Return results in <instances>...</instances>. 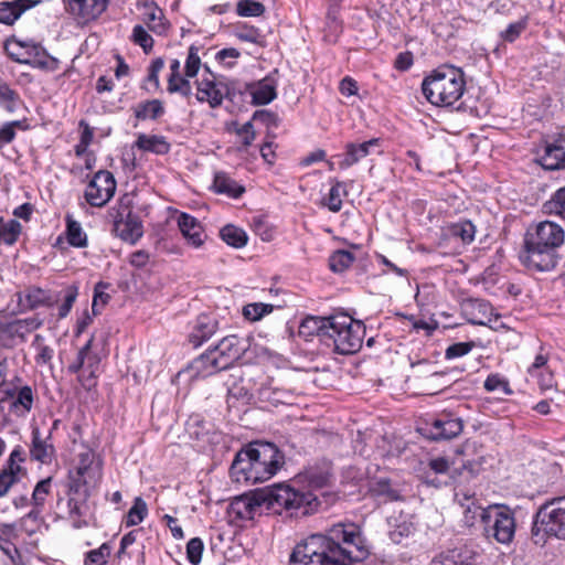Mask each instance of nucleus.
I'll list each match as a JSON object with an SVG mask.
<instances>
[{
	"label": "nucleus",
	"mask_w": 565,
	"mask_h": 565,
	"mask_svg": "<svg viewBox=\"0 0 565 565\" xmlns=\"http://www.w3.org/2000/svg\"><path fill=\"white\" fill-rule=\"evenodd\" d=\"M367 555L356 527L338 523L299 542L290 554L289 565H352Z\"/></svg>",
	"instance_id": "1"
},
{
	"label": "nucleus",
	"mask_w": 565,
	"mask_h": 565,
	"mask_svg": "<svg viewBox=\"0 0 565 565\" xmlns=\"http://www.w3.org/2000/svg\"><path fill=\"white\" fill-rule=\"evenodd\" d=\"M102 477V462L92 449L85 448L77 455L75 467L68 471L66 497L56 501L60 516L68 520L75 529L89 525L93 516L89 497L100 483Z\"/></svg>",
	"instance_id": "2"
},
{
	"label": "nucleus",
	"mask_w": 565,
	"mask_h": 565,
	"mask_svg": "<svg viewBox=\"0 0 565 565\" xmlns=\"http://www.w3.org/2000/svg\"><path fill=\"white\" fill-rule=\"evenodd\" d=\"M565 243V230L554 221H541L526 234L523 264L537 271L553 270L561 259L559 249Z\"/></svg>",
	"instance_id": "3"
},
{
	"label": "nucleus",
	"mask_w": 565,
	"mask_h": 565,
	"mask_svg": "<svg viewBox=\"0 0 565 565\" xmlns=\"http://www.w3.org/2000/svg\"><path fill=\"white\" fill-rule=\"evenodd\" d=\"M256 503L281 514L289 512L290 516H306L319 510L321 501L312 491H296L289 486L275 484L256 491Z\"/></svg>",
	"instance_id": "4"
},
{
	"label": "nucleus",
	"mask_w": 565,
	"mask_h": 565,
	"mask_svg": "<svg viewBox=\"0 0 565 565\" xmlns=\"http://www.w3.org/2000/svg\"><path fill=\"white\" fill-rule=\"evenodd\" d=\"M422 92L431 105L450 107L466 92L465 73L460 67L450 64L439 65L424 77Z\"/></svg>",
	"instance_id": "5"
},
{
	"label": "nucleus",
	"mask_w": 565,
	"mask_h": 565,
	"mask_svg": "<svg viewBox=\"0 0 565 565\" xmlns=\"http://www.w3.org/2000/svg\"><path fill=\"white\" fill-rule=\"evenodd\" d=\"M531 533L536 545H544L547 536L565 540V497L552 499L539 508Z\"/></svg>",
	"instance_id": "6"
},
{
	"label": "nucleus",
	"mask_w": 565,
	"mask_h": 565,
	"mask_svg": "<svg viewBox=\"0 0 565 565\" xmlns=\"http://www.w3.org/2000/svg\"><path fill=\"white\" fill-rule=\"evenodd\" d=\"M328 328L326 344H332L339 354H353L361 349L365 334V327L361 321L348 315H337L331 317Z\"/></svg>",
	"instance_id": "7"
},
{
	"label": "nucleus",
	"mask_w": 565,
	"mask_h": 565,
	"mask_svg": "<svg viewBox=\"0 0 565 565\" xmlns=\"http://www.w3.org/2000/svg\"><path fill=\"white\" fill-rule=\"evenodd\" d=\"M481 521L488 539L509 544L515 534L514 513L507 507L494 505L482 510Z\"/></svg>",
	"instance_id": "8"
},
{
	"label": "nucleus",
	"mask_w": 565,
	"mask_h": 565,
	"mask_svg": "<svg viewBox=\"0 0 565 565\" xmlns=\"http://www.w3.org/2000/svg\"><path fill=\"white\" fill-rule=\"evenodd\" d=\"M246 448L262 482L276 475L282 463L284 457L274 444L254 441Z\"/></svg>",
	"instance_id": "9"
},
{
	"label": "nucleus",
	"mask_w": 565,
	"mask_h": 565,
	"mask_svg": "<svg viewBox=\"0 0 565 565\" xmlns=\"http://www.w3.org/2000/svg\"><path fill=\"white\" fill-rule=\"evenodd\" d=\"M42 321L38 318L0 320V344L13 348L26 340L28 334L39 329Z\"/></svg>",
	"instance_id": "10"
},
{
	"label": "nucleus",
	"mask_w": 565,
	"mask_h": 565,
	"mask_svg": "<svg viewBox=\"0 0 565 565\" xmlns=\"http://www.w3.org/2000/svg\"><path fill=\"white\" fill-rule=\"evenodd\" d=\"M115 191L116 181L113 173L100 170L86 186L85 199L92 206L102 207L114 196Z\"/></svg>",
	"instance_id": "11"
},
{
	"label": "nucleus",
	"mask_w": 565,
	"mask_h": 565,
	"mask_svg": "<svg viewBox=\"0 0 565 565\" xmlns=\"http://www.w3.org/2000/svg\"><path fill=\"white\" fill-rule=\"evenodd\" d=\"M212 349L217 356L213 359L215 365L227 370L247 351L248 343L246 339L231 334L220 340Z\"/></svg>",
	"instance_id": "12"
},
{
	"label": "nucleus",
	"mask_w": 565,
	"mask_h": 565,
	"mask_svg": "<svg viewBox=\"0 0 565 565\" xmlns=\"http://www.w3.org/2000/svg\"><path fill=\"white\" fill-rule=\"evenodd\" d=\"M463 429L461 418L451 414H443L438 418L427 423V436L434 440L451 439L457 437Z\"/></svg>",
	"instance_id": "13"
},
{
	"label": "nucleus",
	"mask_w": 565,
	"mask_h": 565,
	"mask_svg": "<svg viewBox=\"0 0 565 565\" xmlns=\"http://www.w3.org/2000/svg\"><path fill=\"white\" fill-rule=\"evenodd\" d=\"M230 473L233 480L238 483L255 484L262 482L246 447L236 454L230 468Z\"/></svg>",
	"instance_id": "14"
},
{
	"label": "nucleus",
	"mask_w": 565,
	"mask_h": 565,
	"mask_svg": "<svg viewBox=\"0 0 565 565\" xmlns=\"http://www.w3.org/2000/svg\"><path fill=\"white\" fill-rule=\"evenodd\" d=\"M30 456L33 460L49 465L55 456V448L52 443V430L41 431L39 427L32 428Z\"/></svg>",
	"instance_id": "15"
},
{
	"label": "nucleus",
	"mask_w": 565,
	"mask_h": 565,
	"mask_svg": "<svg viewBox=\"0 0 565 565\" xmlns=\"http://www.w3.org/2000/svg\"><path fill=\"white\" fill-rule=\"evenodd\" d=\"M536 161L545 170L565 169V135L547 142L539 153Z\"/></svg>",
	"instance_id": "16"
},
{
	"label": "nucleus",
	"mask_w": 565,
	"mask_h": 565,
	"mask_svg": "<svg viewBox=\"0 0 565 565\" xmlns=\"http://www.w3.org/2000/svg\"><path fill=\"white\" fill-rule=\"evenodd\" d=\"M277 74L278 71L275 70L263 79L247 86L253 104L267 105L277 97Z\"/></svg>",
	"instance_id": "17"
},
{
	"label": "nucleus",
	"mask_w": 565,
	"mask_h": 565,
	"mask_svg": "<svg viewBox=\"0 0 565 565\" xmlns=\"http://www.w3.org/2000/svg\"><path fill=\"white\" fill-rule=\"evenodd\" d=\"M114 233L122 241L135 244L142 236V224L130 211L124 217L118 213L114 221Z\"/></svg>",
	"instance_id": "18"
},
{
	"label": "nucleus",
	"mask_w": 565,
	"mask_h": 565,
	"mask_svg": "<svg viewBox=\"0 0 565 565\" xmlns=\"http://www.w3.org/2000/svg\"><path fill=\"white\" fill-rule=\"evenodd\" d=\"M228 93L230 88L225 83L202 79L198 83L196 99L201 103L207 102L212 108H216L222 105Z\"/></svg>",
	"instance_id": "19"
},
{
	"label": "nucleus",
	"mask_w": 565,
	"mask_h": 565,
	"mask_svg": "<svg viewBox=\"0 0 565 565\" xmlns=\"http://www.w3.org/2000/svg\"><path fill=\"white\" fill-rule=\"evenodd\" d=\"M70 12L83 22L98 18L107 8V0H65Z\"/></svg>",
	"instance_id": "20"
},
{
	"label": "nucleus",
	"mask_w": 565,
	"mask_h": 565,
	"mask_svg": "<svg viewBox=\"0 0 565 565\" xmlns=\"http://www.w3.org/2000/svg\"><path fill=\"white\" fill-rule=\"evenodd\" d=\"M19 305L26 310H33L39 307H51L56 302V299L49 290L42 289L38 286H30L23 291L17 294Z\"/></svg>",
	"instance_id": "21"
},
{
	"label": "nucleus",
	"mask_w": 565,
	"mask_h": 565,
	"mask_svg": "<svg viewBox=\"0 0 565 565\" xmlns=\"http://www.w3.org/2000/svg\"><path fill=\"white\" fill-rule=\"evenodd\" d=\"M178 226L188 244L198 248L205 242V234L201 223L188 213H181L178 217Z\"/></svg>",
	"instance_id": "22"
},
{
	"label": "nucleus",
	"mask_w": 565,
	"mask_h": 565,
	"mask_svg": "<svg viewBox=\"0 0 565 565\" xmlns=\"http://www.w3.org/2000/svg\"><path fill=\"white\" fill-rule=\"evenodd\" d=\"M218 330V321L210 315H200L189 334V342L194 348L207 341Z\"/></svg>",
	"instance_id": "23"
},
{
	"label": "nucleus",
	"mask_w": 565,
	"mask_h": 565,
	"mask_svg": "<svg viewBox=\"0 0 565 565\" xmlns=\"http://www.w3.org/2000/svg\"><path fill=\"white\" fill-rule=\"evenodd\" d=\"M380 145V139L372 138L367 141L355 143L349 142L345 145L343 158L339 163L341 169H347L358 163L363 158L371 153V149Z\"/></svg>",
	"instance_id": "24"
},
{
	"label": "nucleus",
	"mask_w": 565,
	"mask_h": 565,
	"mask_svg": "<svg viewBox=\"0 0 565 565\" xmlns=\"http://www.w3.org/2000/svg\"><path fill=\"white\" fill-rule=\"evenodd\" d=\"M38 2L31 0L0 1V23L12 25L26 10L34 7Z\"/></svg>",
	"instance_id": "25"
},
{
	"label": "nucleus",
	"mask_w": 565,
	"mask_h": 565,
	"mask_svg": "<svg viewBox=\"0 0 565 565\" xmlns=\"http://www.w3.org/2000/svg\"><path fill=\"white\" fill-rule=\"evenodd\" d=\"M28 47L29 54L25 64L50 72L58 68L57 58L51 56L43 46L32 41L31 45Z\"/></svg>",
	"instance_id": "26"
},
{
	"label": "nucleus",
	"mask_w": 565,
	"mask_h": 565,
	"mask_svg": "<svg viewBox=\"0 0 565 565\" xmlns=\"http://www.w3.org/2000/svg\"><path fill=\"white\" fill-rule=\"evenodd\" d=\"M331 323V317H312L305 318L299 326V335L308 340L310 337L317 335L324 343L327 342V330Z\"/></svg>",
	"instance_id": "27"
},
{
	"label": "nucleus",
	"mask_w": 565,
	"mask_h": 565,
	"mask_svg": "<svg viewBox=\"0 0 565 565\" xmlns=\"http://www.w3.org/2000/svg\"><path fill=\"white\" fill-rule=\"evenodd\" d=\"M371 494L380 502L387 503L402 500L399 489L390 479L379 478L371 483Z\"/></svg>",
	"instance_id": "28"
},
{
	"label": "nucleus",
	"mask_w": 565,
	"mask_h": 565,
	"mask_svg": "<svg viewBox=\"0 0 565 565\" xmlns=\"http://www.w3.org/2000/svg\"><path fill=\"white\" fill-rule=\"evenodd\" d=\"M135 147L156 154H166L170 151V143L166 137L159 135L139 134Z\"/></svg>",
	"instance_id": "29"
},
{
	"label": "nucleus",
	"mask_w": 565,
	"mask_h": 565,
	"mask_svg": "<svg viewBox=\"0 0 565 565\" xmlns=\"http://www.w3.org/2000/svg\"><path fill=\"white\" fill-rule=\"evenodd\" d=\"M213 189L216 193L225 194L230 198H239L245 189L239 185L236 181L231 179L225 172H216L213 181Z\"/></svg>",
	"instance_id": "30"
},
{
	"label": "nucleus",
	"mask_w": 565,
	"mask_h": 565,
	"mask_svg": "<svg viewBox=\"0 0 565 565\" xmlns=\"http://www.w3.org/2000/svg\"><path fill=\"white\" fill-rule=\"evenodd\" d=\"M214 358H217L215 352L213 349H209L192 362L191 369L201 377H206L225 370V367H218V365H215L213 362Z\"/></svg>",
	"instance_id": "31"
},
{
	"label": "nucleus",
	"mask_w": 565,
	"mask_h": 565,
	"mask_svg": "<svg viewBox=\"0 0 565 565\" xmlns=\"http://www.w3.org/2000/svg\"><path fill=\"white\" fill-rule=\"evenodd\" d=\"M445 233L449 237L459 238L463 244H470L475 239L476 226L468 220L459 221L448 224Z\"/></svg>",
	"instance_id": "32"
},
{
	"label": "nucleus",
	"mask_w": 565,
	"mask_h": 565,
	"mask_svg": "<svg viewBox=\"0 0 565 565\" xmlns=\"http://www.w3.org/2000/svg\"><path fill=\"white\" fill-rule=\"evenodd\" d=\"M134 114L139 120H156L164 114V107L161 100L150 99L136 105L134 107Z\"/></svg>",
	"instance_id": "33"
},
{
	"label": "nucleus",
	"mask_w": 565,
	"mask_h": 565,
	"mask_svg": "<svg viewBox=\"0 0 565 565\" xmlns=\"http://www.w3.org/2000/svg\"><path fill=\"white\" fill-rule=\"evenodd\" d=\"M331 189L326 198L322 200V205L327 206L329 211L337 213L342 209V198L348 195L347 185L344 182L332 180Z\"/></svg>",
	"instance_id": "34"
},
{
	"label": "nucleus",
	"mask_w": 565,
	"mask_h": 565,
	"mask_svg": "<svg viewBox=\"0 0 565 565\" xmlns=\"http://www.w3.org/2000/svg\"><path fill=\"white\" fill-rule=\"evenodd\" d=\"M220 236L227 245L234 248H243L248 242L246 232L232 224L223 226L220 231Z\"/></svg>",
	"instance_id": "35"
},
{
	"label": "nucleus",
	"mask_w": 565,
	"mask_h": 565,
	"mask_svg": "<svg viewBox=\"0 0 565 565\" xmlns=\"http://www.w3.org/2000/svg\"><path fill=\"white\" fill-rule=\"evenodd\" d=\"M66 235L70 245L78 248L87 246V235L83 231L79 222L75 221L71 214H66Z\"/></svg>",
	"instance_id": "36"
},
{
	"label": "nucleus",
	"mask_w": 565,
	"mask_h": 565,
	"mask_svg": "<svg viewBox=\"0 0 565 565\" xmlns=\"http://www.w3.org/2000/svg\"><path fill=\"white\" fill-rule=\"evenodd\" d=\"M8 396L2 394L0 396V401H4ZM13 401L11 403V408L14 412L29 413L33 405V391L31 386L25 385L18 390L17 394H13Z\"/></svg>",
	"instance_id": "37"
},
{
	"label": "nucleus",
	"mask_w": 565,
	"mask_h": 565,
	"mask_svg": "<svg viewBox=\"0 0 565 565\" xmlns=\"http://www.w3.org/2000/svg\"><path fill=\"white\" fill-rule=\"evenodd\" d=\"M262 507V504L256 503V492L252 498L248 497H239L236 498L231 503V511L236 514L242 520H248L253 518L255 509Z\"/></svg>",
	"instance_id": "38"
},
{
	"label": "nucleus",
	"mask_w": 565,
	"mask_h": 565,
	"mask_svg": "<svg viewBox=\"0 0 565 565\" xmlns=\"http://www.w3.org/2000/svg\"><path fill=\"white\" fill-rule=\"evenodd\" d=\"M32 43V41H18L12 40L8 41L4 45L6 53L8 56L20 64H25L28 54H29V47Z\"/></svg>",
	"instance_id": "39"
},
{
	"label": "nucleus",
	"mask_w": 565,
	"mask_h": 565,
	"mask_svg": "<svg viewBox=\"0 0 565 565\" xmlns=\"http://www.w3.org/2000/svg\"><path fill=\"white\" fill-rule=\"evenodd\" d=\"M143 22L156 34H163L167 30L163 13L158 7H151L145 12Z\"/></svg>",
	"instance_id": "40"
},
{
	"label": "nucleus",
	"mask_w": 565,
	"mask_h": 565,
	"mask_svg": "<svg viewBox=\"0 0 565 565\" xmlns=\"http://www.w3.org/2000/svg\"><path fill=\"white\" fill-rule=\"evenodd\" d=\"M543 211L565 220V186L556 190L548 201L543 204Z\"/></svg>",
	"instance_id": "41"
},
{
	"label": "nucleus",
	"mask_w": 565,
	"mask_h": 565,
	"mask_svg": "<svg viewBox=\"0 0 565 565\" xmlns=\"http://www.w3.org/2000/svg\"><path fill=\"white\" fill-rule=\"evenodd\" d=\"M354 255L351 252L339 249L329 257V267L334 273H342L352 265Z\"/></svg>",
	"instance_id": "42"
},
{
	"label": "nucleus",
	"mask_w": 565,
	"mask_h": 565,
	"mask_svg": "<svg viewBox=\"0 0 565 565\" xmlns=\"http://www.w3.org/2000/svg\"><path fill=\"white\" fill-rule=\"evenodd\" d=\"M20 103L19 94L7 83L0 82V106L7 111L13 113Z\"/></svg>",
	"instance_id": "43"
},
{
	"label": "nucleus",
	"mask_w": 565,
	"mask_h": 565,
	"mask_svg": "<svg viewBox=\"0 0 565 565\" xmlns=\"http://www.w3.org/2000/svg\"><path fill=\"white\" fill-rule=\"evenodd\" d=\"M21 230V224L15 220L2 223L0 225V243H4L9 246L13 245L20 236Z\"/></svg>",
	"instance_id": "44"
},
{
	"label": "nucleus",
	"mask_w": 565,
	"mask_h": 565,
	"mask_svg": "<svg viewBox=\"0 0 565 565\" xmlns=\"http://www.w3.org/2000/svg\"><path fill=\"white\" fill-rule=\"evenodd\" d=\"M147 514V503L140 497H137L126 515V525L134 526L141 523Z\"/></svg>",
	"instance_id": "45"
},
{
	"label": "nucleus",
	"mask_w": 565,
	"mask_h": 565,
	"mask_svg": "<svg viewBox=\"0 0 565 565\" xmlns=\"http://www.w3.org/2000/svg\"><path fill=\"white\" fill-rule=\"evenodd\" d=\"M110 553V544L103 543L98 548L86 553L84 565H107Z\"/></svg>",
	"instance_id": "46"
},
{
	"label": "nucleus",
	"mask_w": 565,
	"mask_h": 565,
	"mask_svg": "<svg viewBox=\"0 0 565 565\" xmlns=\"http://www.w3.org/2000/svg\"><path fill=\"white\" fill-rule=\"evenodd\" d=\"M259 398L262 401H267L273 405H277L280 403H287L290 398V393L277 387L262 386L259 388Z\"/></svg>",
	"instance_id": "47"
},
{
	"label": "nucleus",
	"mask_w": 565,
	"mask_h": 565,
	"mask_svg": "<svg viewBox=\"0 0 565 565\" xmlns=\"http://www.w3.org/2000/svg\"><path fill=\"white\" fill-rule=\"evenodd\" d=\"M32 347L36 351L34 358L36 364H49L54 356V350L44 343V338L41 334H35Z\"/></svg>",
	"instance_id": "48"
},
{
	"label": "nucleus",
	"mask_w": 565,
	"mask_h": 565,
	"mask_svg": "<svg viewBox=\"0 0 565 565\" xmlns=\"http://www.w3.org/2000/svg\"><path fill=\"white\" fill-rule=\"evenodd\" d=\"M274 309L273 305L263 302H253L243 307V316L249 321H258L264 316L270 313Z\"/></svg>",
	"instance_id": "49"
},
{
	"label": "nucleus",
	"mask_w": 565,
	"mask_h": 565,
	"mask_svg": "<svg viewBox=\"0 0 565 565\" xmlns=\"http://www.w3.org/2000/svg\"><path fill=\"white\" fill-rule=\"evenodd\" d=\"M331 475L327 470L309 469L306 471V480L311 490H320L330 482Z\"/></svg>",
	"instance_id": "50"
},
{
	"label": "nucleus",
	"mask_w": 565,
	"mask_h": 565,
	"mask_svg": "<svg viewBox=\"0 0 565 565\" xmlns=\"http://www.w3.org/2000/svg\"><path fill=\"white\" fill-rule=\"evenodd\" d=\"M265 12L263 3L254 0H239L236 4V13L239 17H259Z\"/></svg>",
	"instance_id": "51"
},
{
	"label": "nucleus",
	"mask_w": 565,
	"mask_h": 565,
	"mask_svg": "<svg viewBox=\"0 0 565 565\" xmlns=\"http://www.w3.org/2000/svg\"><path fill=\"white\" fill-rule=\"evenodd\" d=\"M200 47L195 45H191L188 51V56L185 60L184 73L185 77L192 78L196 76L200 67H201V58L199 55Z\"/></svg>",
	"instance_id": "52"
},
{
	"label": "nucleus",
	"mask_w": 565,
	"mask_h": 565,
	"mask_svg": "<svg viewBox=\"0 0 565 565\" xmlns=\"http://www.w3.org/2000/svg\"><path fill=\"white\" fill-rule=\"evenodd\" d=\"M131 39L134 43L141 46L146 53H149L153 47L152 36L140 24L134 26Z\"/></svg>",
	"instance_id": "53"
},
{
	"label": "nucleus",
	"mask_w": 565,
	"mask_h": 565,
	"mask_svg": "<svg viewBox=\"0 0 565 565\" xmlns=\"http://www.w3.org/2000/svg\"><path fill=\"white\" fill-rule=\"evenodd\" d=\"M188 78L189 77L184 78L182 76L168 78L167 90L170 94L179 93L183 97L189 98L192 95V87Z\"/></svg>",
	"instance_id": "54"
},
{
	"label": "nucleus",
	"mask_w": 565,
	"mask_h": 565,
	"mask_svg": "<svg viewBox=\"0 0 565 565\" xmlns=\"http://www.w3.org/2000/svg\"><path fill=\"white\" fill-rule=\"evenodd\" d=\"M483 386L488 392L501 391L505 395L512 394V390L510 388L509 382L497 373L490 374L486 379Z\"/></svg>",
	"instance_id": "55"
},
{
	"label": "nucleus",
	"mask_w": 565,
	"mask_h": 565,
	"mask_svg": "<svg viewBox=\"0 0 565 565\" xmlns=\"http://www.w3.org/2000/svg\"><path fill=\"white\" fill-rule=\"evenodd\" d=\"M52 478L39 481L33 490L31 503L35 507L44 505L47 494L50 493Z\"/></svg>",
	"instance_id": "56"
},
{
	"label": "nucleus",
	"mask_w": 565,
	"mask_h": 565,
	"mask_svg": "<svg viewBox=\"0 0 565 565\" xmlns=\"http://www.w3.org/2000/svg\"><path fill=\"white\" fill-rule=\"evenodd\" d=\"M204 544L200 537L191 539L186 544V557L189 562L196 565L201 562Z\"/></svg>",
	"instance_id": "57"
},
{
	"label": "nucleus",
	"mask_w": 565,
	"mask_h": 565,
	"mask_svg": "<svg viewBox=\"0 0 565 565\" xmlns=\"http://www.w3.org/2000/svg\"><path fill=\"white\" fill-rule=\"evenodd\" d=\"M24 461V451L21 446H17L10 454L3 469L14 472L15 476L22 471L20 462Z\"/></svg>",
	"instance_id": "58"
},
{
	"label": "nucleus",
	"mask_w": 565,
	"mask_h": 565,
	"mask_svg": "<svg viewBox=\"0 0 565 565\" xmlns=\"http://www.w3.org/2000/svg\"><path fill=\"white\" fill-rule=\"evenodd\" d=\"M77 296L78 288L76 286H70L66 288L63 302L58 307V318L63 319L70 313Z\"/></svg>",
	"instance_id": "59"
},
{
	"label": "nucleus",
	"mask_w": 565,
	"mask_h": 565,
	"mask_svg": "<svg viewBox=\"0 0 565 565\" xmlns=\"http://www.w3.org/2000/svg\"><path fill=\"white\" fill-rule=\"evenodd\" d=\"M108 287V284H105L103 281H99L94 289V297H93V303H92V310L94 315H97L98 307H104L107 305V302L110 299V296L105 292V289Z\"/></svg>",
	"instance_id": "60"
},
{
	"label": "nucleus",
	"mask_w": 565,
	"mask_h": 565,
	"mask_svg": "<svg viewBox=\"0 0 565 565\" xmlns=\"http://www.w3.org/2000/svg\"><path fill=\"white\" fill-rule=\"evenodd\" d=\"M93 337L86 342V344L78 351L76 360L71 363L67 367L68 372L72 374H77L86 363V358L88 355V351L92 349Z\"/></svg>",
	"instance_id": "61"
},
{
	"label": "nucleus",
	"mask_w": 565,
	"mask_h": 565,
	"mask_svg": "<svg viewBox=\"0 0 565 565\" xmlns=\"http://www.w3.org/2000/svg\"><path fill=\"white\" fill-rule=\"evenodd\" d=\"M473 348V342H457L449 345L445 351L447 360L457 359L468 354Z\"/></svg>",
	"instance_id": "62"
},
{
	"label": "nucleus",
	"mask_w": 565,
	"mask_h": 565,
	"mask_svg": "<svg viewBox=\"0 0 565 565\" xmlns=\"http://www.w3.org/2000/svg\"><path fill=\"white\" fill-rule=\"evenodd\" d=\"M236 134L242 138V148H239V150H246L256 138L252 121L245 122L236 130Z\"/></svg>",
	"instance_id": "63"
},
{
	"label": "nucleus",
	"mask_w": 565,
	"mask_h": 565,
	"mask_svg": "<svg viewBox=\"0 0 565 565\" xmlns=\"http://www.w3.org/2000/svg\"><path fill=\"white\" fill-rule=\"evenodd\" d=\"M164 67V60L162 57H157L153 60L148 68L147 81L151 83L154 89H158L160 86L159 82V73Z\"/></svg>",
	"instance_id": "64"
}]
</instances>
